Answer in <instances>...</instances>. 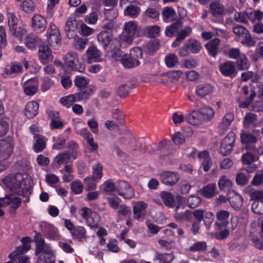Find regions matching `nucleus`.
<instances>
[{
    "mask_svg": "<svg viewBox=\"0 0 263 263\" xmlns=\"http://www.w3.org/2000/svg\"><path fill=\"white\" fill-rule=\"evenodd\" d=\"M125 41L128 43L132 42L135 37H141L145 35L144 29L138 27L135 21H129L124 25Z\"/></svg>",
    "mask_w": 263,
    "mask_h": 263,
    "instance_id": "1",
    "label": "nucleus"
},
{
    "mask_svg": "<svg viewBox=\"0 0 263 263\" xmlns=\"http://www.w3.org/2000/svg\"><path fill=\"white\" fill-rule=\"evenodd\" d=\"M65 64L69 70L82 72L85 70V64L79 62L75 52H69L64 57Z\"/></svg>",
    "mask_w": 263,
    "mask_h": 263,
    "instance_id": "2",
    "label": "nucleus"
},
{
    "mask_svg": "<svg viewBox=\"0 0 263 263\" xmlns=\"http://www.w3.org/2000/svg\"><path fill=\"white\" fill-rule=\"evenodd\" d=\"M34 232L35 234L33 236V241L35 243V255L38 256L42 253L47 254H52V250L50 246L45 243L42 235L36 230H34Z\"/></svg>",
    "mask_w": 263,
    "mask_h": 263,
    "instance_id": "3",
    "label": "nucleus"
},
{
    "mask_svg": "<svg viewBox=\"0 0 263 263\" xmlns=\"http://www.w3.org/2000/svg\"><path fill=\"white\" fill-rule=\"evenodd\" d=\"M47 41L50 47L58 49L61 46L62 37L58 28L55 25L50 24V29L47 32Z\"/></svg>",
    "mask_w": 263,
    "mask_h": 263,
    "instance_id": "4",
    "label": "nucleus"
},
{
    "mask_svg": "<svg viewBox=\"0 0 263 263\" xmlns=\"http://www.w3.org/2000/svg\"><path fill=\"white\" fill-rule=\"evenodd\" d=\"M240 139L242 144V150L255 151L256 149V143L258 141V139L253 134L248 132H244L240 134Z\"/></svg>",
    "mask_w": 263,
    "mask_h": 263,
    "instance_id": "5",
    "label": "nucleus"
},
{
    "mask_svg": "<svg viewBox=\"0 0 263 263\" xmlns=\"http://www.w3.org/2000/svg\"><path fill=\"white\" fill-rule=\"evenodd\" d=\"M219 69L222 76L231 79L235 78L238 73L235 63L231 61L221 64Z\"/></svg>",
    "mask_w": 263,
    "mask_h": 263,
    "instance_id": "6",
    "label": "nucleus"
},
{
    "mask_svg": "<svg viewBox=\"0 0 263 263\" xmlns=\"http://www.w3.org/2000/svg\"><path fill=\"white\" fill-rule=\"evenodd\" d=\"M116 192L125 199H131L135 195L134 190L129 184L125 181L121 180L118 182L116 186Z\"/></svg>",
    "mask_w": 263,
    "mask_h": 263,
    "instance_id": "7",
    "label": "nucleus"
},
{
    "mask_svg": "<svg viewBox=\"0 0 263 263\" xmlns=\"http://www.w3.org/2000/svg\"><path fill=\"white\" fill-rule=\"evenodd\" d=\"M160 176L162 183L168 186L175 185L180 179L178 173L171 171H163L160 174Z\"/></svg>",
    "mask_w": 263,
    "mask_h": 263,
    "instance_id": "8",
    "label": "nucleus"
},
{
    "mask_svg": "<svg viewBox=\"0 0 263 263\" xmlns=\"http://www.w3.org/2000/svg\"><path fill=\"white\" fill-rule=\"evenodd\" d=\"M216 216L217 221L214 223L215 229L220 230L226 228L229 224L230 213L227 210H221L216 213Z\"/></svg>",
    "mask_w": 263,
    "mask_h": 263,
    "instance_id": "9",
    "label": "nucleus"
},
{
    "mask_svg": "<svg viewBox=\"0 0 263 263\" xmlns=\"http://www.w3.org/2000/svg\"><path fill=\"white\" fill-rule=\"evenodd\" d=\"M77 134L86 140L88 148L91 152H95L98 150V144L95 142L92 135L86 128L78 130Z\"/></svg>",
    "mask_w": 263,
    "mask_h": 263,
    "instance_id": "10",
    "label": "nucleus"
},
{
    "mask_svg": "<svg viewBox=\"0 0 263 263\" xmlns=\"http://www.w3.org/2000/svg\"><path fill=\"white\" fill-rule=\"evenodd\" d=\"M4 183L10 189L11 192L17 194V191H20L23 187L22 184H31L32 180L30 179H23L22 181H19L16 180H12L9 182L7 181V179L4 178L3 180Z\"/></svg>",
    "mask_w": 263,
    "mask_h": 263,
    "instance_id": "11",
    "label": "nucleus"
},
{
    "mask_svg": "<svg viewBox=\"0 0 263 263\" xmlns=\"http://www.w3.org/2000/svg\"><path fill=\"white\" fill-rule=\"evenodd\" d=\"M99 44L105 49L108 50L109 46H112V42L115 38H112V33L109 31H101L97 36Z\"/></svg>",
    "mask_w": 263,
    "mask_h": 263,
    "instance_id": "12",
    "label": "nucleus"
},
{
    "mask_svg": "<svg viewBox=\"0 0 263 263\" xmlns=\"http://www.w3.org/2000/svg\"><path fill=\"white\" fill-rule=\"evenodd\" d=\"M47 25V20L45 17L36 14H34L31 20V26L36 31L42 32L45 30Z\"/></svg>",
    "mask_w": 263,
    "mask_h": 263,
    "instance_id": "13",
    "label": "nucleus"
},
{
    "mask_svg": "<svg viewBox=\"0 0 263 263\" xmlns=\"http://www.w3.org/2000/svg\"><path fill=\"white\" fill-rule=\"evenodd\" d=\"M38 55L40 61L44 65L47 64L52 59L50 48L45 45L39 46Z\"/></svg>",
    "mask_w": 263,
    "mask_h": 263,
    "instance_id": "14",
    "label": "nucleus"
},
{
    "mask_svg": "<svg viewBox=\"0 0 263 263\" xmlns=\"http://www.w3.org/2000/svg\"><path fill=\"white\" fill-rule=\"evenodd\" d=\"M185 120L193 126L200 125L203 123V117L199 110H194L185 116Z\"/></svg>",
    "mask_w": 263,
    "mask_h": 263,
    "instance_id": "15",
    "label": "nucleus"
},
{
    "mask_svg": "<svg viewBox=\"0 0 263 263\" xmlns=\"http://www.w3.org/2000/svg\"><path fill=\"white\" fill-rule=\"evenodd\" d=\"M242 90L245 96H247L249 94V96L247 97L245 100L240 103L239 107L243 108H248L253 101L256 93L253 89L249 90V87L247 85L243 86Z\"/></svg>",
    "mask_w": 263,
    "mask_h": 263,
    "instance_id": "16",
    "label": "nucleus"
},
{
    "mask_svg": "<svg viewBox=\"0 0 263 263\" xmlns=\"http://www.w3.org/2000/svg\"><path fill=\"white\" fill-rule=\"evenodd\" d=\"M22 199L18 197H11L6 196V205H10L9 207V213L13 216L16 214V210L21 206Z\"/></svg>",
    "mask_w": 263,
    "mask_h": 263,
    "instance_id": "17",
    "label": "nucleus"
},
{
    "mask_svg": "<svg viewBox=\"0 0 263 263\" xmlns=\"http://www.w3.org/2000/svg\"><path fill=\"white\" fill-rule=\"evenodd\" d=\"M14 146L10 142L0 140V154L2 159H7L13 153Z\"/></svg>",
    "mask_w": 263,
    "mask_h": 263,
    "instance_id": "18",
    "label": "nucleus"
},
{
    "mask_svg": "<svg viewBox=\"0 0 263 263\" xmlns=\"http://www.w3.org/2000/svg\"><path fill=\"white\" fill-rule=\"evenodd\" d=\"M39 103L35 101L28 102L25 107V116L29 119L34 117L39 112Z\"/></svg>",
    "mask_w": 263,
    "mask_h": 263,
    "instance_id": "19",
    "label": "nucleus"
},
{
    "mask_svg": "<svg viewBox=\"0 0 263 263\" xmlns=\"http://www.w3.org/2000/svg\"><path fill=\"white\" fill-rule=\"evenodd\" d=\"M44 231L46 238L49 240H57L59 239L58 230L53 225L46 223L44 226Z\"/></svg>",
    "mask_w": 263,
    "mask_h": 263,
    "instance_id": "20",
    "label": "nucleus"
},
{
    "mask_svg": "<svg viewBox=\"0 0 263 263\" xmlns=\"http://www.w3.org/2000/svg\"><path fill=\"white\" fill-rule=\"evenodd\" d=\"M121 44L120 41L117 38L114 39L112 42V46H109L108 51L112 53L113 58L118 61L121 59L122 51L121 50Z\"/></svg>",
    "mask_w": 263,
    "mask_h": 263,
    "instance_id": "21",
    "label": "nucleus"
},
{
    "mask_svg": "<svg viewBox=\"0 0 263 263\" xmlns=\"http://www.w3.org/2000/svg\"><path fill=\"white\" fill-rule=\"evenodd\" d=\"M198 158L202 160V166L204 172H208L212 165V158L207 151L200 152L198 154Z\"/></svg>",
    "mask_w": 263,
    "mask_h": 263,
    "instance_id": "22",
    "label": "nucleus"
},
{
    "mask_svg": "<svg viewBox=\"0 0 263 263\" xmlns=\"http://www.w3.org/2000/svg\"><path fill=\"white\" fill-rule=\"evenodd\" d=\"M121 63L126 68H132L140 65V62L138 59L133 58L130 54H124L121 59Z\"/></svg>",
    "mask_w": 263,
    "mask_h": 263,
    "instance_id": "23",
    "label": "nucleus"
},
{
    "mask_svg": "<svg viewBox=\"0 0 263 263\" xmlns=\"http://www.w3.org/2000/svg\"><path fill=\"white\" fill-rule=\"evenodd\" d=\"M220 44V40L215 37L207 43L205 46L208 50V54L214 58H215L218 52V46Z\"/></svg>",
    "mask_w": 263,
    "mask_h": 263,
    "instance_id": "24",
    "label": "nucleus"
},
{
    "mask_svg": "<svg viewBox=\"0 0 263 263\" xmlns=\"http://www.w3.org/2000/svg\"><path fill=\"white\" fill-rule=\"evenodd\" d=\"M88 62H98L101 61V53L96 47L90 46L86 51Z\"/></svg>",
    "mask_w": 263,
    "mask_h": 263,
    "instance_id": "25",
    "label": "nucleus"
},
{
    "mask_svg": "<svg viewBox=\"0 0 263 263\" xmlns=\"http://www.w3.org/2000/svg\"><path fill=\"white\" fill-rule=\"evenodd\" d=\"M66 147L68 149V151L66 152L73 159L76 160L81 155L80 145L76 141H69L67 144Z\"/></svg>",
    "mask_w": 263,
    "mask_h": 263,
    "instance_id": "26",
    "label": "nucleus"
},
{
    "mask_svg": "<svg viewBox=\"0 0 263 263\" xmlns=\"http://www.w3.org/2000/svg\"><path fill=\"white\" fill-rule=\"evenodd\" d=\"M232 196L229 197V202L231 206L235 210H238L242 206L243 204V198L242 196L233 191L231 193Z\"/></svg>",
    "mask_w": 263,
    "mask_h": 263,
    "instance_id": "27",
    "label": "nucleus"
},
{
    "mask_svg": "<svg viewBox=\"0 0 263 263\" xmlns=\"http://www.w3.org/2000/svg\"><path fill=\"white\" fill-rule=\"evenodd\" d=\"M210 10L214 17L221 16L225 13L223 5L217 2H213L210 4Z\"/></svg>",
    "mask_w": 263,
    "mask_h": 263,
    "instance_id": "28",
    "label": "nucleus"
},
{
    "mask_svg": "<svg viewBox=\"0 0 263 263\" xmlns=\"http://www.w3.org/2000/svg\"><path fill=\"white\" fill-rule=\"evenodd\" d=\"M186 48L190 53L196 54L199 53L202 46L201 43L195 39H190L187 40L185 43Z\"/></svg>",
    "mask_w": 263,
    "mask_h": 263,
    "instance_id": "29",
    "label": "nucleus"
},
{
    "mask_svg": "<svg viewBox=\"0 0 263 263\" xmlns=\"http://www.w3.org/2000/svg\"><path fill=\"white\" fill-rule=\"evenodd\" d=\"M37 82L35 80H28L25 83L24 86V91L27 96H33L37 91Z\"/></svg>",
    "mask_w": 263,
    "mask_h": 263,
    "instance_id": "30",
    "label": "nucleus"
},
{
    "mask_svg": "<svg viewBox=\"0 0 263 263\" xmlns=\"http://www.w3.org/2000/svg\"><path fill=\"white\" fill-rule=\"evenodd\" d=\"M199 112L202 115L203 117V122L205 121H210L212 120L215 115V110L212 107L207 105H204L201 107L199 109Z\"/></svg>",
    "mask_w": 263,
    "mask_h": 263,
    "instance_id": "31",
    "label": "nucleus"
},
{
    "mask_svg": "<svg viewBox=\"0 0 263 263\" xmlns=\"http://www.w3.org/2000/svg\"><path fill=\"white\" fill-rule=\"evenodd\" d=\"M147 208V204L144 201H139L136 203L133 208L134 217L138 220H140L143 216L142 213Z\"/></svg>",
    "mask_w": 263,
    "mask_h": 263,
    "instance_id": "32",
    "label": "nucleus"
},
{
    "mask_svg": "<svg viewBox=\"0 0 263 263\" xmlns=\"http://www.w3.org/2000/svg\"><path fill=\"white\" fill-rule=\"evenodd\" d=\"M36 140L33 146L34 152L38 153L42 152L46 147L45 137L41 135H36Z\"/></svg>",
    "mask_w": 263,
    "mask_h": 263,
    "instance_id": "33",
    "label": "nucleus"
},
{
    "mask_svg": "<svg viewBox=\"0 0 263 263\" xmlns=\"http://www.w3.org/2000/svg\"><path fill=\"white\" fill-rule=\"evenodd\" d=\"M213 91V87L209 84H200L196 87V94L200 97L209 95Z\"/></svg>",
    "mask_w": 263,
    "mask_h": 263,
    "instance_id": "34",
    "label": "nucleus"
},
{
    "mask_svg": "<svg viewBox=\"0 0 263 263\" xmlns=\"http://www.w3.org/2000/svg\"><path fill=\"white\" fill-rule=\"evenodd\" d=\"M234 63L239 70H248L250 67V62L244 53H242Z\"/></svg>",
    "mask_w": 263,
    "mask_h": 263,
    "instance_id": "35",
    "label": "nucleus"
},
{
    "mask_svg": "<svg viewBox=\"0 0 263 263\" xmlns=\"http://www.w3.org/2000/svg\"><path fill=\"white\" fill-rule=\"evenodd\" d=\"M234 119V115L232 112L226 114L222 119L221 123L219 124V128L223 130H227Z\"/></svg>",
    "mask_w": 263,
    "mask_h": 263,
    "instance_id": "36",
    "label": "nucleus"
},
{
    "mask_svg": "<svg viewBox=\"0 0 263 263\" xmlns=\"http://www.w3.org/2000/svg\"><path fill=\"white\" fill-rule=\"evenodd\" d=\"M182 22L180 19H178L175 23L167 26L165 30V34L168 37H173L178 32V26L181 25Z\"/></svg>",
    "mask_w": 263,
    "mask_h": 263,
    "instance_id": "37",
    "label": "nucleus"
},
{
    "mask_svg": "<svg viewBox=\"0 0 263 263\" xmlns=\"http://www.w3.org/2000/svg\"><path fill=\"white\" fill-rule=\"evenodd\" d=\"M160 197L163 202L166 206L169 208L174 207V197L171 193L167 192H162L160 194Z\"/></svg>",
    "mask_w": 263,
    "mask_h": 263,
    "instance_id": "38",
    "label": "nucleus"
},
{
    "mask_svg": "<svg viewBox=\"0 0 263 263\" xmlns=\"http://www.w3.org/2000/svg\"><path fill=\"white\" fill-rule=\"evenodd\" d=\"M218 185L221 191H227L232 187V182L227 176L223 175L220 177Z\"/></svg>",
    "mask_w": 263,
    "mask_h": 263,
    "instance_id": "39",
    "label": "nucleus"
},
{
    "mask_svg": "<svg viewBox=\"0 0 263 263\" xmlns=\"http://www.w3.org/2000/svg\"><path fill=\"white\" fill-rule=\"evenodd\" d=\"M40 39L34 34H30L26 39V45L29 49L33 50L39 44Z\"/></svg>",
    "mask_w": 263,
    "mask_h": 263,
    "instance_id": "40",
    "label": "nucleus"
},
{
    "mask_svg": "<svg viewBox=\"0 0 263 263\" xmlns=\"http://www.w3.org/2000/svg\"><path fill=\"white\" fill-rule=\"evenodd\" d=\"M216 187L215 183L209 184L203 187L201 190V193L206 198H211L215 195Z\"/></svg>",
    "mask_w": 263,
    "mask_h": 263,
    "instance_id": "41",
    "label": "nucleus"
},
{
    "mask_svg": "<svg viewBox=\"0 0 263 263\" xmlns=\"http://www.w3.org/2000/svg\"><path fill=\"white\" fill-rule=\"evenodd\" d=\"M79 92L75 93L77 101H81L88 99L92 94L93 90L91 88L87 87L85 88L79 89Z\"/></svg>",
    "mask_w": 263,
    "mask_h": 263,
    "instance_id": "42",
    "label": "nucleus"
},
{
    "mask_svg": "<svg viewBox=\"0 0 263 263\" xmlns=\"http://www.w3.org/2000/svg\"><path fill=\"white\" fill-rule=\"evenodd\" d=\"M78 29V21L75 19L68 18L66 22L65 31L67 34V36L70 38L69 33L71 32H75Z\"/></svg>",
    "mask_w": 263,
    "mask_h": 263,
    "instance_id": "43",
    "label": "nucleus"
},
{
    "mask_svg": "<svg viewBox=\"0 0 263 263\" xmlns=\"http://www.w3.org/2000/svg\"><path fill=\"white\" fill-rule=\"evenodd\" d=\"M155 257L156 259H158L160 263H170L175 258L172 253H160L158 252H156Z\"/></svg>",
    "mask_w": 263,
    "mask_h": 263,
    "instance_id": "44",
    "label": "nucleus"
},
{
    "mask_svg": "<svg viewBox=\"0 0 263 263\" xmlns=\"http://www.w3.org/2000/svg\"><path fill=\"white\" fill-rule=\"evenodd\" d=\"M70 233L74 239L79 241L85 238L86 236L85 229L81 226L76 227Z\"/></svg>",
    "mask_w": 263,
    "mask_h": 263,
    "instance_id": "45",
    "label": "nucleus"
},
{
    "mask_svg": "<svg viewBox=\"0 0 263 263\" xmlns=\"http://www.w3.org/2000/svg\"><path fill=\"white\" fill-rule=\"evenodd\" d=\"M75 86L78 89L85 88L89 83V80L81 76H77L73 80Z\"/></svg>",
    "mask_w": 263,
    "mask_h": 263,
    "instance_id": "46",
    "label": "nucleus"
},
{
    "mask_svg": "<svg viewBox=\"0 0 263 263\" xmlns=\"http://www.w3.org/2000/svg\"><path fill=\"white\" fill-rule=\"evenodd\" d=\"M67 139V137L65 138L62 136L53 137L52 141L54 143L52 145V149L56 150L62 149V147L65 144Z\"/></svg>",
    "mask_w": 263,
    "mask_h": 263,
    "instance_id": "47",
    "label": "nucleus"
},
{
    "mask_svg": "<svg viewBox=\"0 0 263 263\" xmlns=\"http://www.w3.org/2000/svg\"><path fill=\"white\" fill-rule=\"evenodd\" d=\"M140 9L137 6L130 5L127 6L124 11L126 15L129 16L132 18H135L139 14Z\"/></svg>",
    "mask_w": 263,
    "mask_h": 263,
    "instance_id": "48",
    "label": "nucleus"
},
{
    "mask_svg": "<svg viewBox=\"0 0 263 263\" xmlns=\"http://www.w3.org/2000/svg\"><path fill=\"white\" fill-rule=\"evenodd\" d=\"M22 9L26 13H31L35 10V5L32 0H24L20 5Z\"/></svg>",
    "mask_w": 263,
    "mask_h": 263,
    "instance_id": "49",
    "label": "nucleus"
},
{
    "mask_svg": "<svg viewBox=\"0 0 263 263\" xmlns=\"http://www.w3.org/2000/svg\"><path fill=\"white\" fill-rule=\"evenodd\" d=\"M7 12L10 30H13L16 26H17L18 18L13 12L10 11L9 9H7Z\"/></svg>",
    "mask_w": 263,
    "mask_h": 263,
    "instance_id": "50",
    "label": "nucleus"
},
{
    "mask_svg": "<svg viewBox=\"0 0 263 263\" xmlns=\"http://www.w3.org/2000/svg\"><path fill=\"white\" fill-rule=\"evenodd\" d=\"M76 101L77 99L74 94L62 97L60 100V102L67 108L70 107Z\"/></svg>",
    "mask_w": 263,
    "mask_h": 263,
    "instance_id": "51",
    "label": "nucleus"
},
{
    "mask_svg": "<svg viewBox=\"0 0 263 263\" xmlns=\"http://www.w3.org/2000/svg\"><path fill=\"white\" fill-rule=\"evenodd\" d=\"M178 62V58L174 53H170L165 58L166 66L168 68L174 67Z\"/></svg>",
    "mask_w": 263,
    "mask_h": 263,
    "instance_id": "52",
    "label": "nucleus"
},
{
    "mask_svg": "<svg viewBox=\"0 0 263 263\" xmlns=\"http://www.w3.org/2000/svg\"><path fill=\"white\" fill-rule=\"evenodd\" d=\"M201 199L200 197L195 195H191L186 201L187 205L192 209L198 207L201 203Z\"/></svg>",
    "mask_w": 263,
    "mask_h": 263,
    "instance_id": "53",
    "label": "nucleus"
},
{
    "mask_svg": "<svg viewBox=\"0 0 263 263\" xmlns=\"http://www.w3.org/2000/svg\"><path fill=\"white\" fill-rule=\"evenodd\" d=\"M257 116L252 112H247L243 119L244 126L246 127L250 126L251 124H254L257 120Z\"/></svg>",
    "mask_w": 263,
    "mask_h": 263,
    "instance_id": "54",
    "label": "nucleus"
},
{
    "mask_svg": "<svg viewBox=\"0 0 263 263\" xmlns=\"http://www.w3.org/2000/svg\"><path fill=\"white\" fill-rule=\"evenodd\" d=\"M71 157L67 152H64L58 154L55 157L54 161L59 165L64 163H68Z\"/></svg>",
    "mask_w": 263,
    "mask_h": 263,
    "instance_id": "55",
    "label": "nucleus"
},
{
    "mask_svg": "<svg viewBox=\"0 0 263 263\" xmlns=\"http://www.w3.org/2000/svg\"><path fill=\"white\" fill-rule=\"evenodd\" d=\"M98 20V11L97 9L92 11L89 14L84 17L85 21L91 25L95 24Z\"/></svg>",
    "mask_w": 263,
    "mask_h": 263,
    "instance_id": "56",
    "label": "nucleus"
},
{
    "mask_svg": "<svg viewBox=\"0 0 263 263\" xmlns=\"http://www.w3.org/2000/svg\"><path fill=\"white\" fill-rule=\"evenodd\" d=\"M259 77V76L257 74H254L252 71H247L242 72L241 74V78L242 82H247L249 79H252V81L255 82Z\"/></svg>",
    "mask_w": 263,
    "mask_h": 263,
    "instance_id": "57",
    "label": "nucleus"
},
{
    "mask_svg": "<svg viewBox=\"0 0 263 263\" xmlns=\"http://www.w3.org/2000/svg\"><path fill=\"white\" fill-rule=\"evenodd\" d=\"M176 14L175 10L172 7H166L162 11L163 20L165 22H168L169 20Z\"/></svg>",
    "mask_w": 263,
    "mask_h": 263,
    "instance_id": "58",
    "label": "nucleus"
},
{
    "mask_svg": "<svg viewBox=\"0 0 263 263\" xmlns=\"http://www.w3.org/2000/svg\"><path fill=\"white\" fill-rule=\"evenodd\" d=\"M206 243L204 241H198L192 245L189 249L191 252L203 251L206 249Z\"/></svg>",
    "mask_w": 263,
    "mask_h": 263,
    "instance_id": "59",
    "label": "nucleus"
},
{
    "mask_svg": "<svg viewBox=\"0 0 263 263\" xmlns=\"http://www.w3.org/2000/svg\"><path fill=\"white\" fill-rule=\"evenodd\" d=\"M52 254H45L39 256L37 263H55V257Z\"/></svg>",
    "mask_w": 263,
    "mask_h": 263,
    "instance_id": "60",
    "label": "nucleus"
},
{
    "mask_svg": "<svg viewBox=\"0 0 263 263\" xmlns=\"http://www.w3.org/2000/svg\"><path fill=\"white\" fill-rule=\"evenodd\" d=\"M107 251L112 253H118L120 250L118 246V241L115 239H110L106 244Z\"/></svg>",
    "mask_w": 263,
    "mask_h": 263,
    "instance_id": "61",
    "label": "nucleus"
},
{
    "mask_svg": "<svg viewBox=\"0 0 263 263\" xmlns=\"http://www.w3.org/2000/svg\"><path fill=\"white\" fill-rule=\"evenodd\" d=\"M103 167L101 164H97L94 167H93V175L92 179L93 181H97L100 179L103 176L102 173Z\"/></svg>",
    "mask_w": 263,
    "mask_h": 263,
    "instance_id": "62",
    "label": "nucleus"
},
{
    "mask_svg": "<svg viewBox=\"0 0 263 263\" xmlns=\"http://www.w3.org/2000/svg\"><path fill=\"white\" fill-rule=\"evenodd\" d=\"M236 139V135L235 133L233 132H230L227 134L221 142L234 147Z\"/></svg>",
    "mask_w": 263,
    "mask_h": 263,
    "instance_id": "63",
    "label": "nucleus"
},
{
    "mask_svg": "<svg viewBox=\"0 0 263 263\" xmlns=\"http://www.w3.org/2000/svg\"><path fill=\"white\" fill-rule=\"evenodd\" d=\"M251 208L255 213L263 215V200L254 201L252 204Z\"/></svg>",
    "mask_w": 263,
    "mask_h": 263,
    "instance_id": "64",
    "label": "nucleus"
}]
</instances>
